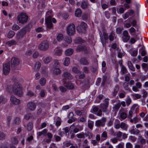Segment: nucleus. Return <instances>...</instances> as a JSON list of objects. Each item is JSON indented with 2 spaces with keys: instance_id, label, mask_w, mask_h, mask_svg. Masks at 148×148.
<instances>
[{
  "instance_id": "obj_14",
  "label": "nucleus",
  "mask_w": 148,
  "mask_h": 148,
  "mask_svg": "<svg viewBox=\"0 0 148 148\" xmlns=\"http://www.w3.org/2000/svg\"><path fill=\"white\" fill-rule=\"evenodd\" d=\"M87 50L86 47L83 45H79L76 49V51L77 52H79L80 51H86Z\"/></svg>"
},
{
  "instance_id": "obj_40",
  "label": "nucleus",
  "mask_w": 148,
  "mask_h": 148,
  "mask_svg": "<svg viewBox=\"0 0 148 148\" xmlns=\"http://www.w3.org/2000/svg\"><path fill=\"white\" fill-rule=\"evenodd\" d=\"M26 95L27 96L31 97L36 96V95L34 92L30 90L27 91Z\"/></svg>"
},
{
  "instance_id": "obj_13",
  "label": "nucleus",
  "mask_w": 148,
  "mask_h": 148,
  "mask_svg": "<svg viewBox=\"0 0 148 148\" xmlns=\"http://www.w3.org/2000/svg\"><path fill=\"white\" fill-rule=\"evenodd\" d=\"M13 92L15 95H16L20 97H21L23 93L21 88L14 90H13Z\"/></svg>"
},
{
  "instance_id": "obj_22",
  "label": "nucleus",
  "mask_w": 148,
  "mask_h": 148,
  "mask_svg": "<svg viewBox=\"0 0 148 148\" xmlns=\"http://www.w3.org/2000/svg\"><path fill=\"white\" fill-rule=\"evenodd\" d=\"M47 131V130L46 129H45L42 131L37 132V134L38 136H41L42 135L46 136Z\"/></svg>"
},
{
  "instance_id": "obj_49",
  "label": "nucleus",
  "mask_w": 148,
  "mask_h": 148,
  "mask_svg": "<svg viewBox=\"0 0 148 148\" xmlns=\"http://www.w3.org/2000/svg\"><path fill=\"white\" fill-rule=\"evenodd\" d=\"M120 116L122 119L123 120L124 119H125L127 117V114L125 113L124 112H122L120 114Z\"/></svg>"
},
{
  "instance_id": "obj_19",
  "label": "nucleus",
  "mask_w": 148,
  "mask_h": 148,
  "mask_svg": "<svg viewBox=\"0 0 148 148\" xmlns=\"http://www.w3.org/2000/svg\"><path fill=\"white\" fill-rule=\"evenodd\" d=\"M82 14V12L80 8H77L75 12V16L78 17H80Z\"/></svg>"
},
{
  "instance_id": "obj_59",
  "label": "nucleus",
  "mask_w": 148,
  "mask_h": 148,
  "mask_svg": "<svg viewBox=\"0 0 148 148\" xmlns=\"http://www.w3.org/2000/svg\"><path fill=\"white\" fill-rule=\"evenodd\" d=\"M76 136L79 138H84L85 136L84 135L83 133L77 134L76 135Z\"/></svg>"
},
{
  "instance_id": "obj_28",
  "label": "nucleus",
  "mask_w": 148,
  "mask_h": 148,
  "mask_svg": "<svg viewBox=\"0 0 148 148\" xmlns=\"http://www.w3.org/2000/svg\"><path fill=\"white\" fill-rule=\"evenodd\" d=\"M73 52V50L72 49H69L65 51V55L67 56H71Z\"/></svg>"
},
{
  "instance_id": "obj_27",
  "label": "nucleus",
  "mask_w": 148,
  "mask_h": 148,
  "mask_svg": "<svg viewBox=\"0 0 148 148\" xmlns=\"http://www.w3.org/2000/svg\"><path fill=\"white\" fill-rule=\"evenodd\" d=\"M104 95L102 94H100L98 95L96 98V102L98 103H99L100 102V100L105 98Z\"/></svg>"
},
{
  "instance_id": "obj_26",
  "label": "nucleus",
  "mask_w": 148,
  "mask_h": 148,
  "mask_svg": "<svg viewBox=\"0 0 148 148\" xmlns=\"http://www.w3.org/2000/svg\"><path fill=\"white\" fill-rule=\"evenodd\" d=\"M107 138V133L106 131H105L103 132L101 136V141H102L106 139V138Z\"/></svg>"
},
{
  "instance_id": "obj_36",
  "label": "nucleus",
  "mask_w": 148,
  "mask_h": 148,
  "mask_svg": "<svg viewBox=\"0 0 148 148\" xmlns=\"http://www.w3.org/2000/svg\"><path fill=\"white\" fill-rule=\"evenodd\" d=\"M15 34V33L14 31L10 30L8 33L7 37L9 38H11L14 36Z\"/></svg>"
},
{
  "instance_id": "obj_53",
  "label": "nucleus",
  "mask_w": 148,
  "mask_h": 148,
  "mask_svg": "<svg viewBox=\"0 0 148 148\" xmlns=\"http://www.w3.org/2000/svg\"><path fill=\"white\" fill-rule=\"evenodd\" d=\"M120 127L124 130H126L127 128V127L126 126L125 123H122L120 125Z\"/></svg>"
},
{
  "instance_id": "obj_42",
  "label": "nucleus",
  "mask_w": 148,
  "mask_h": 148,
  "mask_svg": "<svg viewBox=\"0 0 148 148\" xmlns=\"http://www.w3.org/2000/svg\"><path fill=\"white\" fill-rule=\"evenodd\" d=\"M21 119L19 117H16L14 119V123L15 124L18 125L21 123Z\"/></svg>"
},
{
  "instance_id": "obj_50",
  "label": "nucleus",
  "mask_w": 148,
  "mask_h": 148,
  "mask_svg": "<svg viewBox=\"0 0 148 148\" xmlns=\"http://www.w3.org/2000/svg\"><path fill=\"white\" fill-rule=\"evenodd\" d=\"M33 127V124L32 123L30 122L29 123L27 126V130L28 131H31Z\"/></svg>"
},
{
  "instance_id": "obj_11",
  "label": "nucleus",
  "mask_w": 148,
  "mask_h": 148,
  "mask_svg": "<svg viewBox=\"0 0 148 148\" xmlns=\"http://www.w3.org/2000/svg\"><path fill=\"white\" fill-rule=\"evenodd\" d=\"M35 103L32 102H29L27 104V107L29 110L31 111H34L36 108Z\"/></svg>"
},
{
  "instance_id": "obj_12",
  "label": "nucleus",
  "mask_w": 148,
  "mask_h": 148,
  "mask_svg": "<svg viewBox=\"0 0 148 148\" xmlns=\"http://www.w3.org/2000/svg\"><path fill=\"white\" fill-rule=\"evenodd\" d=\"M11 102L15 105L18 104L20 103V100L16 98L14 96L12 95L10 98Z\"/></svg>"
},
{
  "instance_id": "obj_16",
  "label": "nucleus",
  "mask_w": 148,
  "mask_h": 148,
  "mask_svg": "<svg viewBox=\"0 0 148 148\" xmlns=\"http://www.w3.org/2000/svg\"><path fill=\"white\" fill-rule=\"evenodd\" d=\"M31 27L32 25L31 24L29 23L25 27L21 29V30L26 34L27 32L30 31Z\"/></svg>"
},
{
  "instance_id": "obj_35",
  "label": "nucleus",
  "mask_w": 148,
  "mask_h": 148,
  "mask_svg": "<svg viewBox=\"0 0 148 148\" xmlns=\"http://www.w3.org/2000/svg\"><path fill=\"white\" fill-rule=\"evenodd\" d=\"M139 53H141V56H145L146 55H147L145 50L144 49V47H142V48L139 50Z\"/></svg>"
},
{
  "instance_id": "obj_33",
  "label": "nucleus",
  "mask_w": 148,
  "mask_h": 148,
  "mask_svg": "<svg viewBox=\"0 0 148 148\" xmlns=\"http://www.w3.org/2000/svg\"><path fill=\"white\" fill-rule=\"evenodd\" d=\"M16 43L17 42L16 41L12 40L8 41L6 43V44L9 46H11L13 45H16Z\"/></svg>"
},
{
  "instance_id": "obj_54",
  "label": "nucleus",
  "mask_w": 148,
  "mask_h": 148,
  "mask_svg": "<svg viewBox=\"0 0 148 148\" xmlns=\"http://www.w3.org/2000/svg\"><path fill=\"white\" fill-rule=\"evenodd\" d=\"M114 35L115 34L114 33H110L109 36V39L110 41H112L114 40Z\"/></svg>"
},
{
  "instance_id": "obj_7",
  "label": "nucleus",
  "mask_w": 148,
  "mask_h": 148,
  "mask_svg": "<svg viewBox=\"0 0 148 148\" xmlns=\"http://www.w3.org/2000/svg\"><path fill=\"white\" fill-rule=\"evenodd\" d=\"M10 71V64L9 62H8L3 65V71L5 75H8Z\"/></svg>"
},
{
  "instance_id": "obj_61",
  "label": "nucleus",
  "mask_w": 148,
  "mask_h": 148,
  "mask_svg": "<svg viewBox=\"0 0 148 148\" xmlns=\"http://www.w3.org/2000/svg\"><path fill=\"white\" fill-rule=\"evenodd\" d=\"M40 95L41 97H43L45 95V91L42 90L40 92Z\"/></svg>"
},
{
  "instance_id": "obj_25",
  "label": "nucleus",
  "mask_w": 148,
  "mask_h": 148,
  "mask_svg": "<svg viewBox=\"0 0 148 148\" xmlns=\"http://www.w3.org/2000/svg\"><path fill=\"white\" fill-rule=\"evenodd\" d=\"M64 40L68 44L71 43L72 41V38L70 36L65 37H64Z\"/></svg>"
},
{
  "instance_id": "obj_38",
  "label": "nucleus",
  "mask_w": 148,
  "mask_h": 148,
  "mask_svg": "<svg viewBox=\"0 0 148 148\" xmlns=\"http://www.w3.org/2000/svg\"><path fill=\"white\" fill-rule=\"evenodd\" d=\"M129 68L132 71H135V68L133 67V65L130 61H129L127 62Z\"/></svg>"
},
{
  "instance_id": "obj_55",
  "label": "nucleus",
  "mask_w": 148,
  "mask_h": 148,
  "mask_svg": "<svg viewBox=\"0 0 148 148\" xmlns=\"http://www.w3.org/2000/svg\"><path fill=\"white\" fill-rule=\"evenodd\" d=\"M19 28V27L16 24L14 25L12 28V29L14 31H17L18 30Z\"/></svg>"
},
{
  "instance_id": "obj_15",
  "label": "nucleus",
  "mask_w": 148,
  "mask_h": 148,
  "mask_svg": "<svg viewBox=\"0 0 148 148\" xmlns=\"http://www.w3.org/2000/svg\"><path fill=\"white\" fill-rule=\"evenodd\" d=\"M63 76L64 78L69 79H71L73 78V77L70 73L67 71L64 72L63 74Z\"/></svg>"
},
{
  "instance_id": "obj_18",
  "label": "nucleus",
  "mask_w": 148,
  "mask_h": 148,
  "mask_svg": "<svg viewBox=\"0 0 148 148\" xmlns=\"http://www.w3.org/2000/svg\"><path fill=\"white\" fill-rule=\"evenodd\" d=\"M119 90V86L116 85L113 88V91L112 92V95L114 97H115Z\"/></svg>"
},
{
  "instance_id": "obj_57",
  "label": "nucleus",
  "mask_w": 148,
  "mask_h": 148,
  "mask_svg": "<svg viewBox=\"0 0 148 148\" xmlns=\"http://www.w3.org/2000/svg\"><path fill=\"white\" fill-rule=\"evenodd\" d=\"M73 72L75 73H79V71L78 70V68L77 67H73L72 69Z\"/></svg>"
},
{
  "instance_id": "obj_24",
  "label": "nucleus",
  "mask_w": 148,
  "mask_h": 148,
  "mask_svg": "<svg viewBox=\"0 0 148 148\" xmlns=\"http://www.w3.org/2000/svg\"><path fill=\"white\" fill-rule=\"evenodd\" d=\"M61 71L59 68L54 67L53 70V73L56 75H58L61 73Z\"/></svg>"
},
{
  "instance_id": "obj_44",
  "label": "nucleus",
  "mask_w": 148,
  "mask_h": 148,
  "mask_svg": "<svg viewBox=\"0 0 148 148\" xmlns=\"http://www.w3.org/2000/svg\"><path fill=\"white\" fill-rule=\"evenodd\" d=\"M60 64L59 62V61L55 60H54V67H58L59 68L60 67Z\"/></svg>"
},
{
  "instance_id": "obj_3",
  "label": "nucleus",
  "mask_w": 148,
  "mask_h": 148,
  "mask_svg": "<svg viewBox=\"0 0 148 148\" xmlns=\"http://www.w3.org/2000/svg\"><path fill=\"white\" fill-rule=\"evenodd\" d=\"M109 99L108 98H106L103 101V103H101L99 106V107L103 112H107L109 104Z\"/></svg>"
},
{
  "instance_id": "obj_56",
  "label": "nucleus",
  "mask_w": 148,
  "mask_h": 148,
  "mask_svg": "<svg viewBox=\"0 0 148 148\" xmlns=\"http://www.w3.org/2000/svg\"><path fill=\"white\" fill-rule=\"evenodd\" d=\"M88 127L90 129H92L94 125V122L90 121L88 123Z\"/></svg>"
},
{
  "instance_id": "obj_39",
  "label": "nucleus",
  "mask_w": 148,
  "mask_h": 148,
  "mask_svg": "<svg viewBox=\"0 0 148 148\" xmlns=\"http://www.w3.org/2000/svg\"><path fill=\"white\" fill-rule=\"evenodd\" d=\"M66 87L70 90L73 89L74 88L73 85L71 82H68L66 85Z\"/></svg>"
},
{
  "instance_id": "obj_32",
  "label": "nucleus",
  "mask_w": 148,
  "mask_h": 148,
  "mask_svg": "<svg viewBox=\"0 0 148 148\" xmlns=\"http://www.w3.org/2000/svg\"><path fill=\"white\" fill-rule=\"evenodd\" d=\"M41 66V64L39 62H36L35 64L34 70L36 71H38L39 70Z\"/></svg>"
},
{
  "instance_id": "obj_62",
  "label": "nucleus",
  "mask_w": 148,
  "mask_h": 148,
  "mask_svg": "<svg viewBox=\"0 0 148 148\" xmlns=\"http://www.w3.org/2000/svg\"><path fill=\"white\" fill-rule=\"evenodd\" d=\"M54 137L55 138V140L56 141H60L61 139V138L60 136L56 135H54Z\"/></svg>"
},
{
  "instance_id": "obj_4",
  "label": "nucleus",
  "mask_w": 148,
  "mask_h": 148,
  "mask_svg": "<svg viewBox=\"0 0 148 148\" xmlns=\"http://www.w3.org/2000/svg\"><path fill=\"white\" fill-rule=\"evenodd\" d=\"M75 26L73 23L69 25L66 29V32L69 35L71 36L74 34L75 33Z\"/></svg>"
},
{
  "instance_id": "obj_5",
  "label": "nucleus",
  "mask_w": 148,
  "mask_h": 148,
  "mask_svg": "<svg viewBox=\"0 0 148 148\" xmlns=\"http://www.w3.org/2000/svg\"><path fill=\"white\" fill-rule=\"evenodd\" d=\"M80 26L79 25L76 27V29L79 33H84L87 28V24L84 22H81L80 23Z\"/></svg>"
},
{
  "instance_id": "obj_23",
  "label": "nucleus",
  "mask_w": 148,
  "mask_h": 148,
  "mask_svg": "<svg viewBox=\"0 0 148 148\" xmlns=\"http://www.w3.org/2000/svg\"><path fill=\"white\" fill-rule=\"evenodd\" d=\"M80 63L84 65H88L89 64L88 60L85 58H81L80 60Z\"/></svg>"
},
{
  "instance_id": "obj_47",
  "label": "nucleus",
  "mask_w": 148,
  "mask_h": 148,
  "mask_svg": "<svg viewBox=\"0 0 148 148\" xmlns=\"http://www.w3.org/2000/svg\"><path fill=\"white\" fill-rule=\"evenodd\" d=\"M121 106L120 103H118L115 105L113 108L114 110L116 112H117Z\"/></svg>"
},
{
  "instance_id": "obj_51",
  "label": "nucleus",
  "mask_w": 148,
  "mask_h": 148,
  "mask_svg": "<svg viewBox=\"0 0 148 148\" xmlns=\"http://www.w3.org/2000/svg\"><path fill=\"white\" fill-rule=\"evenodd\" d=\"M5 137V134L3 132L0 131V140L4 139Z\"/></svg>"
},
{
  "instance_id": "obj_64",
  "label": "nucleus",
  "mask_w": 148,
  "mask_h": 148,
  "mask_svg": "<svg viewBox=\"0 0 148 148\" xmlns=\"http://www.w3.org/2000/svg\"><path fill=\"white\" fill-rule=\"evenodd\" d=\"M124 143H121L116 146V148H123Z\"/></svg>"
},
{
  "instance_id": "obj_52",
  "label": "nucleus",
  "mask_w": 148,
  "mask_h": 148,
  "mask_svg": "<svg viewBox=\"0 0 148 148\" xmlns=\"http://www.w3.org/2000/svg\"><path fill=\"white\" fill-rule=\"evenodd\" d=\"M62 49H57L56 51L55 54L57 56H60L62 54Z\"/></svg>"
},
{
  "instance_id": "obj_63",
  "label": "nucleus",
  "mask_w": 148,
  "mask_h": 148,
  "mask_svg": "<svg viewBox=\"0 0 148 148\" xmlns=\"http://www.w3.org/2000/svg\"><path fill=\"white\" fill-rule=\"evenodd\" d=\"M85 77V75L83 73L80 74L79 75V78L80 79H84Z\"/></svg>"
},
{
  "instance_id": "obj_30",
  "label": "nucleus",
  "mask_w": 148,
  "mask_h": 148,
  "mask_svg": "<svg viewBox=\"0 0 148 148\" xmlns=\"http://www.w3.org/2000/svg\"><path fill=\"white\" fill-rule=\"evenodd\" d=\"M21 85L17 82H15L12 87L13 90L18 88H21Z\"/></svg>"
},
{
  "instance_id": "obj_58",
  "label": "nucleus",
  "mask_w": 148,
  "mask_h": 148,
  "mask_svg": "<svg viewBox=\"0 0 148 148\" xmlns=\"http://www.w3.org/2000/svg\"><path fill=\"white\" fill-rule=\"evenodd\" d=\"M12 119V116H8L7 117V123L8 125V126H9L10 124V121Z\"/></svg>"
},
{
  "instance_id": "obj_17",
  "label": "nucleus",
  "mask_w": 148,
  "mask_h": 148,
  "mask_svg": "<svg viewBox=\"0 0 148 148\" xmlns=\"http://www.w3.org/2000/svg\"><path fill=\"white\" fill-rule=\"evenodd\" d=\"M41 73L45 76L47 75L48 73V67L45 66H42L41 68Z\"/></svg>"
},
{
  "instance_id": "obj_31",
  "label": "nucleus",
  "mask_w": 148,
  "mask_h": 148,
  "mask_svg": "<svg viewBox=\"0 0 148 148\" xmlns=\"http://www.w3.org/2000/svg\"><path fill=\"white\" fill-rule=\"evenodd\" d=\"M55 124L56 126L58 127L61 124L62 122V120L59 117H58L56 120L55 121Z\"/></svg>"
},
{
  "instance_id": "obj_8",
  "label": "nucleus",
  "mask_w": 148,
  "mask_h": 148,
  "mask_svg": "<svg viewBox=\"0 0 148 148\" xmlns=\"http://www.w3.org/2000/svg\"><path fill=\"white\" fill-rule=\"evenodd\" d=\"M90 112L99 116H101L102 113V111L101 110H99L98 107L94 106L92 107V110H91Z\"/></svg>"
},
{
  "instance_id": "obj_60",
  "label": "nucleus",
  "mask_w": 148,
  "mask_h": 148,
  "mask_svg": "<svg viewBox=\"0 0 148 148\" xmlns=\"http://www.w3.org/2000/svg\"><path fill=\"white\" fill-rule=\"evenodd\" d=\"M83 72L86 73H88L89 71L88 67L86 66L84 67L83 68Z\"/></svg>"
},
{
  "instance_id": "obj_10",
  "label": "nucleus",
  "mask_w": 148,
  "mask_h": 148,
  "mask_svg": "<svg viewBox=\"0 0 148 148\" xmlns=\"http://www.w3.org/2000/svg\"><path fill=\"white\" fill-rule=\"evenodd\" d=\"M49 47V44L48 42L45 41L40 44L39 46V48L42 50H46L48 49Z\"/></svg>"
},
{
  "instance_id": "obj_37",
  "label": "nucleus",
  "mask_w": 148,
  "mask_h": 148,
  "mask_svg": "<svg viewBox=\"0 0 148 148\" xmlns=\"http://www.w3.org/2000/svg\"><path fill=\"white\" fill-rule=\"evenodd\" d=\"M70 63V58L69 57H66L64 62V65L65 66H68Z\"/></svg>"
},
{
  "instance_id": "obj_41",
  "label": "nucleus",
  "mask_w": 148,
  "mask_h": 148,
  "mask_svg": "<svg viewBox=\"0 0 148 148\" xmlns=\"http://www.w3.org/2000/svg\"><path fill=\"white\" fill-rule=\"evenodd\" d=\"M63 35L62 34H59L57 36L56 38L58 41H61L63 38Z\"/></svg>"
},
{
  "instance_id": "obj_43",
  "label": "nucleus",
  "mask_w": 148,
  "mask_h": 148,
  "mask_svg": "<svg viewBox=\"0 0 148 148\" xmlns=\"http://www.w3.org/2000/svg\"><path fill=\"white\" fill-rule=\"evenodd\" d=\"M46 82V80L45 78L44 77L41 78L40 79L39 82L40 84L42 86H44Z\"/></svg>"
},
{
  "instance_id": "obj_45",
  "label": "nucleus",
  "mask_w": 148,
  "mask_h": 148,
  "mask_svg": "<svg viewBox=\"0 0 148 148\" xmlns=\"http://www.w3.org/2000/svg\"><path fill=\"white\" fill-rule=\"evenodd\" d=\"M135 108L134 107H132L131 110H130L129 112V115L128 116V117L129 118H131L132 117V114L133 113V112L134 111Z\"/></svg>"
},
{
  "instance_id": "obj_1",
  "label": "nucleus",
  "mask_w": 148,
  "mask_h": 148,
  "mask_svg": "<svg viewBox=\"0 0 148 148\" xmlns=\"http://www.w3.org/2000/svg\"><path fill=\"white\" fill-rule=\"evenodd\" d=\"M52 11H49L46 14V16H47L45 18V23L48 28L50 29L53 27V24L51 23L52 16L51 15Z\"/></svg>"
},
{
  "instance_id": "obj_2",
  "label": "nucleus",
  "mask_w": 148,
  "mask_h": 148,
  "mask_svg": "<svg viewBox=\"0 0 148 148\" xmlns=\"http://www.w3.org/2000/svg\"><path fill=\"white\" fill-rule=\"evenodd\" d=\"M28 18V16L24 13H21L17 16V19L19 22L22 24L27 23Z\"/></svg>"
},
{
  "instance_id": "obj_21",
  "label": "nucleus",
  "mask_w": 148,
  "mask_h": 148,
  "mask_svg": "<svg viewBox=\"0 0 148 148\" xmlns=\"http://www.w3.org/2000/svg\"><path fill=\"white\" fill-rule=\"evenodd\" d=\"M25 34H26L21 29L20 32L18 34H16L17 38L18 39L21 38Z\"/></svg>"
},
{
  "instance_id": "obj_34",
  "label": "nucleus",
  "mask_w": 148,
  "mask_h": 148,
  "mask_svg": "<svg viewBox=\"0 0 148 148\" xmlns=\"http://www.w3.org/2000/svg\"><path fill=\"white\" fill-rule=\"evenodd\" d=\"M121 72L122 74L124 73H126L127 72V69L124 65H122V64L121 63Z\"/></svg>"
},
{
  "instance_id": "obj_46",
  "label": "nucleus",
  "mask_w": 148,
  "mask_h": 148,
  "mask_svg": "<svg viewBox=\"0 0 148 148\" xmlns=\"http://www.w3.org/2000/svg\"><path fill=\"white\" fill-rule=\"evenodd\" d=\"M75 42L76 44H80L83 43V40L81 38H77L75 41Z\"/></svg>"
},
{
  "instance_id": "obj_20",
  "label": "nucleus",
  "mask_w": 148,
  "mask_h": 148,
  "mask_svg": "<svg viewBox=\"0 0 148 148\" xmlns=\"http://www.w3.org/2000/svg\"><path fill=\"white\" fill-rule=\"evenodd\" d=\"M88 5L87 1H84L81 3V7L83 9H85L88 7Z\"/></svg>"
},
{
  "instance_id": "obj_29",
  "label": "nucleus",
  "mask_w": 148,
  "mask_h": 148,
  "mask_svg": "<svg viewBox=\"0 0 148 148\" xmlns=\"http://www.w3.org/2000/svg\"><path fill=\"white\" fill-rule=\"evenodd\" d=\"M52 59L51 56H47L46 58H44L43 62L45 64H48L49 63Z\"/></svg>"
},
{
  "instance_id": "obj_6",
  "label": "nucleus",
  "mask_w": 148,
  "mask_h": 148,
  "mask_svg": "<svg viewBox=\"0 0 148 148\" xmlns=\"http://www.w3.org/2000/svg\"><path fill=\"white\" fill-rule=\"evenodd\" d=\"M19 63V60L17 58L14 57L11 60V68L15 70V67L18 65Z\"/></svg>"
},
{
  "instance_id": "obj_48",
  "label": "nucleus",
  "mask_w": 148,
  "mask_h": 148,
  "mask_svg": "<svg viewBox=\"0 0 148 148\" xmlns=\"http://www.w3.org/2000/svg\"><path fill=\"white\" fill-rule=\"evenodd\" d=\"M122 38L123 42H127L130 38V36H122Z\"/></svg>"
},
{
  "instance_id": "obj_9",
  "label": "nucleus",
  "mask_w": 148,
  "mask_h": 148,
  "mask_svg": "<svg viewBox=\"0 0 148 148\" xmlns=\"http://www.w3.org/2000/svg\"><path fill=\"white\" fill-rule=\"evenodd\" d=\"M106 121V118L103 117L101 120H99L96 121L95 125L97 127H103L105 125Z\"/></svg>"
}]
</instances>
